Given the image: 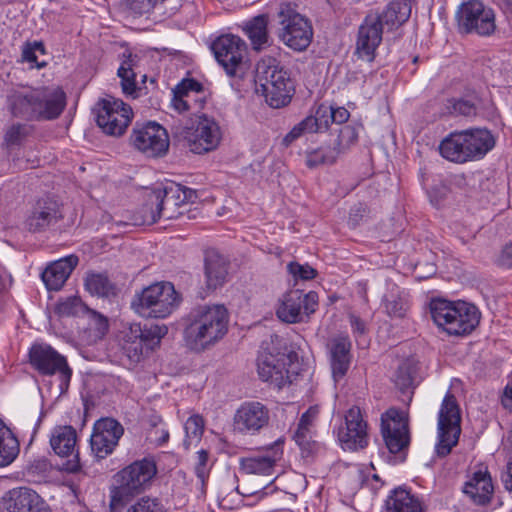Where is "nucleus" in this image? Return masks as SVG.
Returning <instances> with one entry per match:
<instances>
[{
  "mask_svg": "<svg viewBox=\"0 0 512 512\" xmlns=\"http://www.w3.org/2000/svg\"><path fill=\"white\" fill-rule=\"evenodd\" d=\"M448 103L451 114L465 117L484 116L491 114L493 111L491 99L475 91L469 92L460 98H453Z\"/></svg>",
  "mask_w": 512,
  "mask_h": 512,
  "instance_id": "nucleus-26",
  "label": "nucleus"
},
{
  "mask_svg": "<svg viewBox=\"0 0 512 512\" xmlns=\"http://www.w3.org/2000/svg\"><path fill=\"white\" fill-rule=\"evenodd\" d=\"M383 27L378 13H369L358 28L355 54L359 59L372 62L382 42Z\"/></svg>",
  "mask_w": 512,
  "mask_h": 512,
  "instance_id": "nucleus-23",
  "label": "nucleus"
},
{
  "mask_svg": "<svg viewBox=\"0 0 512 512\" xmlns=\"http://www.w3.org/2000/svg\"><path fill=\"white\" fill-rule=\"evenodd\" d=\"M460 424V408L455 396L448 392L438 414V442L435 449L439 457L447 456L457 445L461 433Z\"/></svg>",
  "mask_w": 512,
  "mask_h": 512,
  "instance_id": "nucleus-11",
  "label": "nucleus"
},
{
  "mask_svg": "<svg viewBox=\"0 0 512 512\" xmlns=\"http://www.w3.org/2000/svg\"><path fill=\"white\" fill-rule=\"evenodd\" d=\"M42 501L35 491L21 487L9 493L4 512H29L35 506H41Z\"/></svg>",
  "mask_w": 512,
  "mask_h": 512,
  "instance_id": "nucleus-35",
  "label": "nucleus"
},
{
  "mask_svg": "<svg viewBox=\"0 0 512 512\" xmlns=\"http://www.w3.org/2000/svg\"><path fill=\"white\" fill-rule=\"evenodd\" d=\"M256 92L272 108H282L291 101L294 86L286 71L262 61L256 69Z\"/></svg>",
  "mask_w": 512,
  "mask_h": 512,
  "instance_id": "nucleus-6",
  "label": "nucleus"
},
{
  "mask_svg": "<svg viewBox=\"0 0 512 512\" xmlns=\"http://www.w3.org/2000/svg\"><path fill=\"white\" fill-rule=\"evenodd\" d=\"M19 454V442L0 419V467L11 464Z\"/></svg>",
  "mask_w": 512,
  "mask_h": 512,
  "instance_id": "nucleus-40",
  "label": "nucleus"
},
{
  "mask_svg": "<svg viewBox=\"0 0 512 512\" xmlns=\"http://www.w3.org/2000/svg\"><path fill=\"white\" fill-rule=\"evenodd\" d=\"M270 422L269 408L259 401L242 403L233 417V426L242 434L255 435L268 426Z\"/></svg>",
  "mask_w": 512,
  "mask_h": 512,
  "instance_id": "nucleus-22",
  "label": "nucleus"
},
{
  "mask_svg": "<svg viewBox=\"0 0 512 512\" xmlns=\"http://www.w3.org/2000/svg\"><path fill=\"white\" fill-rule=\"evenodd\" d=\"M167 333L168 327L164 324L141 326L139 323H132L122 332V349L132 362H139L144 349L148 351L159 347Z\"/></svg>",
  "mask_w": 512,
  "mask_h": 512,
  "instance_id": "nucleus-9",
  "label": "nucleus"
},
{
  "mask_svg": "<svg viewBox=\"0 0 512 512\" xmlns=\"http://www.w3.org/2000/svg\"><path fill=\"white\" fill-rule=\"evenodd\" d=\"M293 355L279 353H263L257 360V371L263 381H271L278 388L291 384L297 376V372L292 370Z\"/></svg>",
  "mask_w": 512,
  "mask_h": 512,
  "instance_id": "nucleus-18",
  "label": "nucleus"
},
{
  "mask_svg": "<svg viewBox=\"0 0 512 512\" xmlns=\"http://www.w3.org/2000/svg\"><path fill=\"white\" fill-rule=\"evenodd\" d=\"M204 420L202 416L195 414L190 416L185 422V433L186 438L184 440V446L189 449L193 441H199L204 431Z\"/></svg>",
  "mask_w": 512,
  "mask_h": 512,
  "instance_id": "nucleus-45",
  "label": "nucleus"
},
{
  "mask_svg": "<svg viewBox=\"0 0 512 512\" xmlns=\"http://www.w3.org/2000/svg\"><path fill=\"white\" fill-rule=\"evenodd\" d=\"M30 364L43 375L59 374L60 389H68L72 370L64 356L47 344H34L29 351Z\"/></svg>",
  "mask_w": 512,
  "mask_h": 512,
  "instance_id": "nucleus-16",
  "label": "nucleus"
},
{
  "mask_svg": "<svg viewBox=\"0 0 512 512\" xmlns=\"http://www.w3.org/2000/svg\"><path fill=\"white\" fill-rule=\"evenodd\" d=\"M493 484L488 472H475L473 477L465 484L463 492L475 504L485 505L490 502L493 494Z\"/></svg>",
  "mask_w": 512,
  "mask_h": 512,
  "instance_id": "nucleus-32",
  "label": "nucleus"
},
{
  "mask_svg": "<svg viewBox=\"0 0 512 512\" xmlns=\"http://www.w3.org/2000/svg\"><path fill=\"white\" fill-rule=\"evenodd\" d=\"M296 444L299 446V448L301 449L302 451V455L305 456V457H308L312 454H314L318 448H319V444L313 440V437H301V438H298V439H294Z\"/></svg>",
  "mask_w": 512,
  "mask_h": 512,
  "instance_id": "nucleus-57",
  "label": "nucleus"
},
{
  "mask_svg": "<svg viewBox=\"0 0 512 512\" xmlns=\"http://www.w3.org/2000/svg\"><path fill=\"white\" fill-rule=\"evenodd\" d=\"M127 512H164V507L158 499L144 497L131 506Z\"/></svg>",
  "mask_w": 512,
  "mask_h": 512,
  "instance_id": "nucleus-48",
  "label": "nucleus"
},
{
  "mask_svg": "<svg viewBox=\"0 0 512 512\" xmlns=\"http://www.w3.org/2000/svg\"><path fill=\"white\" fill-rule=\"evenodd\" d=\"M349 319L354 332L359 333L361 335L365 333V323L358 316L351 314L349 316Z\"/></svg>",
  "mask_w": 512,
  "mask_h": 512,
  "instance_id": "nucleus-62",
  "label": "nucleus"
},
{
  "mask_svg": "<svg viewBox=\"0 0 512 512\" xmlns=\"http://www.w3.org/2000/svg\"><path fill=\"white\" fill-rule=\"evenodd\" d=\"M124 433L123 426L113 418H101L93 427L90 446L97 459H104L110 455Z\"/></svg>",
  "mask_w": 512,
  "mask_h": 512,
  "instance_id": "nucleus-21",
  "label": "nucleus"
},
{
  "mask_svg": "<svg viewBox=\"0 0 512 512\" xmlns=\"http://www.w3.org/2000/svg\"><path fill=\"white\" fill-rule=\"evenodd\" d=\"M228 324L229 313L224 305L199 306L188 315L185 343L191 350L203 351L227 334Z\"/></svg>",
  "mask_w": 512,
  "mask_h": 512,
  "instance_id": "nucleus-1",
  "label": "nucleus"
},
{
  "mask_svg": "<svg viewBox=\"0 0 512 512\" xmlns=\"http://www.w3.org/2000/svg\"><path fill=\"white\" fill-rule=\"evenodd\" d=\"M59 204L52 199L39 200L26 219V227L31 232H40L62 219Z\"/></svg>",
  "mask_w": 512,
  "mask_h": 512,
  "instance_id": "nucleus-27",
  "label": "nucleus"
},
{
  "mask_svg": "<svg viewBox=\"0 0 512 512\" xmlns=\"http://www.w3.org/2000/svg\"><path fill=\"white\" fill-rule=\"evenodd\" d=\"M89 330L95 331V337L101 339L108 331V320L103 315L91 311Z\"/></svg>",
  "mask_w": 512,
  "mask_h": 512,
  "instance_id": "nucleus-51",
  "label": "nucleus"
},
{
  "mask_svg": "<svg viewBox=\"0 0 512 512\" xmlns=\"http://www.w3.org/2000/svg\"><path fill=\"white\" fill-rule=\"evenodd\" d=\"M181 298L170 282L145 288L132 302L135 312L145 318H165L180 304Z\"/></svg>",
  "mask_w": 512,
  "mask_h": 512,
  "instance_id": "nucleus-8",
  "label": "nucleus"
},
{
  "mask_svg": "<svg viewBox=\"0 0 512 512\" xmlns=\"http://www.w3.org/2000/svg\"><path fill=\"white\" fill-rule=\"evenodd\" d=\"M385 312L390 317L403 318L408 310V301L405 293L398 287H393L383 298Z\"/></svg>",
  "mask_w": 512,
  "mask_h": 512,
  "instance_id": "nucleus-42",
  "label": "nucleus"
},
{
  "mask_svg": "<svg viewBox=\"0 0 512 512\" xmlns=\"http://www.w3.org/2000/svg\"><path fill=\"white\" fill-rule=\"evenodd\" d=\"M457 21L460 31L481 36L492 34L496 28L493 10L479 0L463 3L458 9Z\"/></svg>",
  "mask_w": 512,
  "mask_h": 512,
  "instance_id": "nucleus-17",
  "label": "nucleus"
},
{
  "mask_svg": "<svg viewBox=\"0 0 512 512\" xmlns=\"http://www.w3.org/2000/svg\"><path fill=\"white\" fill-rule=\"evenodd\" d=\"M38 120H53L60 116L66 106V95L60 88L37 89Z\"/></svg>",
  "mask_w": 512,
  "mask_h": 512,
  "instance_id": "nucleus-29",
  "label": "nucleus"
},
{
  "mask_svg": "<svg viewBox=\"0 0 512 512\" xmlns=\"http://www.w3.org/2000/svg\"><path fill=\"white\" fill-rule=\"evenodd\" d=\"M502 482L508 491H512V459L507 464V471L502 475Z\"/></svg>",
  "mask_w": 512,
  "mask_h": 512,
  "instance_id": "nucleus-64",
  "label": "nucleus"
},
{
  "mask_svg": "<svg viewBox=\"0 0 512 512\" xmlns=\"http://www.w3.org/2000/svg\"><path fill=\"white\" fill-rule=\"evenodd\" d=\"M358 139V128L353 125H345L340 128L337 141L336 148L339 151V154L348 149L351 145L356 143Z\"/></svg>",
  "mask_w": 512,
  "mask_h": 512,
  "instance_id": "nucleus-46",
  "label": "nucleus"
},
{
  "mask_svg": "<svg viewBox=\"0 0 512 512\" xmlns=\"http://www.w3.org/2000/svg\"><path fill=\"white\" fill-rule=\"evenodd\" d=\"M51 468L49 461L45 458L36 459L28 466V473L33 476H44Z\"/></svg>",
  "mask_w": 512,
  "mask_h": 512,
  "instance_id": "nucleus-58",
  "label": "nucleus"
},
{
  "mask_svg": "<svg viewBox=\"0 0 512 512\" xmlns=\"http://www.w3.org/2000/svg\"><path fill=\"white\" fill-rule=\"evenodd\" d=\"M319 409L317 406L310 407L300 418L299 423L312 427L317 418Z\"/></svg>",
  "mask_w": 512,
  "mask_h": 512,
  "instance_id": "nucleus-60",
  "label": "nucleus"
},
{
  "mask_svg": "<svg viewBox=\"0 0 512 512\" xmlns=\"http://www.w3.org/2000/svg\"><path fill=\"white\" fill-rule=\"evenodd\" d=\"M287 268L289 273L292 274L295 279L311 280L317 275V271L308 264L290 262Z\"/></svg>",
  "mask_w": 512,
  "mask_h": 512,
  "instance_id": "nucleus-49",
  "label": "nucleus"
},
{
  "mask_svg": "<svg viewBox=\"0 0 512 512\" xmlns=\"http://www.w3.org/2000/svg\"><path fill=\"white\" fill-rule=\"evenodd\" d=\"M76 441V430L72 426L55 427L50 438L52 449L61 457H68L74 454Z\"/></svg>",
  "mask_w": 512,
  "mask_h": 512,
  "instance_id": "nucleus-37",
  "label": "nucleus"
},
{
  "mask_svg": "<svg viewBox=\"0 0 512 512\" xmlns=\"http://www.w3.org/2000/svg\"><path fill=\"white\" fill-rule=\"evenodd\" d=\"M194 196L193 190L172 182L154 188L146 196L143 207L144 222L153 224L161 218H177L182 214L179 209L192 201Z\"/></svg>",
  "mask_w": 512,
  "mask_h": 512,
  "instance_id": "nucleus-3",
  "label": "nucleus"
},
{
  "mask_svg": "<svg viewBox=\"0 0 512 512\" xmlns=\"http://www.w3.org/2000/svg\"><path fill=\"white\" fill-rule=\"evenodd\" d=\"M201 89V84L196 80L185 79L173 89V93L189 97L190 92H199Z\"/></svg>",
  "mask_w": 512,
  "mask_h": 512,
  "instance_id": "nucleus-56",
  "label": "nucleus"
},
{
  "mask_svg": "<svg viewBox=\"0 0 512 512\" xmlns=\"http://www.w3.org/2000/svg\"><path fill=\"white\" fill-rule=\"evenodd\" d=\"M173 137L195 154L214 150L220 143L221 132L218 124L206 115H197L191 125H175Z\"/></svg>",
  "mask_w": 512,
  "mask_h": 512,
  "instance_id": "nucleus-7",
  "label": "nucleus"
},
{
  "mask_svg": "<svg viewBox=\"0 0 512 512\" xmlns=\"http://www.w3.org/2000/svg\"><path fill=\"white\" fill-rule=\"evenodd\" d=\"M283 440H276L269 446L264 454L242 458L240 460V468L247 474H258L272 476L276 463L283 455Z\"/></svg>",
  "mask_w": 512,
  "mask_h": 512,
  "instance_id": "nucleus-25",
  "label": "nucleus"
},
{
  "mask_svg": "<svg viewBox=\"0 0 512 512\" xmlns=\"http://www.w3.org/2000/svg\"><path fill=\"white\" fill-rule=\"evenodd\" d=\"M411 15L409 0H394L390 2L382 13H378L380 23L392 30L403 25Z\"/></svg>",
  "mask_w": 512,
  "mask_h": 512,
  "instance_id": "nucleus-36",
  "label": "nucleus"
},
{
  "mask_svg": "<svg viewBox=\"0 0 512 512\" xmlns=\"http://www.w3.org/2000/svg\"><path fill=\"white\" fill-rule=\"evenodd\" d=\"M280 39L296 51L305 50L311 43L313 30L310 22L289 3H282L278 11Z\"/></svg>",
  "mask_w": 512,
  "mask_h": 512,
  "instance_id": "nucleus-10",
  "label": "nucleus"
},
{
  "mask_svg": "<svg viewBox=\"0 0 512 512\" xmlns=\"http://www.w3.org/2000/svg\"><path fill=\"white\" fill-rule=\"evenodd\" d=\"M195 472L199 480L204 484L209 475L208 452L206 450L202 449L197 452Z\"/></svg>",
  "mask_w": 512,
  "mask_h": 512,
  "instance_id": "nucleus-54",
  "label": "nucleus"
},
{
  "mask_svg": "<svg viewBox=\"0 0 512 512\" xmlns=\"http://www.w3.org/2000/svg\"><path fill=\"white\" fill-rule=\"evenodd\" d=\"M164 0H128L129 9L138 15L148 13L158 2Z\"/></svg>",
  "mask_w": 512,
  "mask_h": 512,
  "instance_id": "nucleus-55",
  "label": "nucleus"
},
{
  "mask_svg": "<svg viewBox=\"0 0 512 512\" xmlns=\"http://www.w3.org/2000/svg\"><path fill=\"white\" fill-rule=\"evenodd\" d=\"M37 52L40 54H45V48L41 42H34L33 44H28L24 47L22 52L23 60L36 64L37 67L41 68L46 65L45 62H39L37 57Z\"/></svg>",
  "mask_w": 512,
  "mask_h": 512,
  "instance_id": "nucleus-50",
  "label": "nucleus"
},
{
  "mask_svg": "<svg viewBox=\"0 0 512 512\" xmlns=\"http://www.w3.org/2000/svg\"><path fill=\"white\" fill-rule=\"evenodd\" d=\"M368 425L359 407H351L345 415V425L338 430L343 449L356 451L368 445Z\"/></svg>",
  "mask_w": 512,
  "mask_h": 512,
  "instance_id": "nucleus-24",
  "label": "nucleus"
},
{
  "mask_svg": "<svg viewBox=\"0 0 512 512\" xmlns=\"http://www.w3.org/2000/svg\"><path fill=\"white\" fill-rule=\"evenodd\" d=\"M317 306L318 295L316 292L303 294L300 290H291L283 295L276 314L283 322L298 323L314 313Z\"/></svg>",
  "mask_w": 512,
  "mask_h": 512,
  "instance_id": "nucleus-19",
  "label": "nucleus"
},
{
  "mask_svg": "<svg viewBox=\"0 0 512 512\" xmlns=\"http://www.w3.org/2000/svg\"><path fill=\"white\" fill-rule=\"evenodd\" d=\"M430 313L435 324L449 335H465L479 324L480 316L474 305L466 302L432 300Z\"/></svg>",
  "mask_w": 512,
  "mask_h": 512,
  "instance_id": "nucleus-4",
  "label": "nucleus"
},
{
  "mask_svg": "<svg viewBox=\"0 0 512 512\" xmlns=\"http://www.w3.org/2000/svg\"><path fill=\"white\" fill-rule=\"evenodd\" d=\"M55 312L61 317H70L90 311L79 297L70 296L57 303Z\"/></svg>",
  "mask_w": 512,
  "mask_h": 512,
  "instance_id": "nucleus-44",
  "label": "nucleus"
},
{
  "mask_svg": "<svg viewBox=\"0 0 512 512\" xmlns=\"http://www.w3.org/2000/svg\"><path fill=\"white\" fill-rule=\"evenodd\" d=\"M495 146V139L487 129H470L450 133L440 145L441 155L455 163H465L484 157Z\"/></svg>",
  "mask_w": 512,
  "mask_h": 512,
  "instance_id": "nucleus-2",
  "label": "nucleus"
},
{
  "mask_svg": "<svg viewBox=\"0 0 512 512\" xmlns=\"http://www.w3.org/2000/svg\"><path fill=\"white\" fill-rule=\"evenodd\" d=\"M381 433L390 454H399L401 461L410 444L408 417L403 411L390 408L381 417Z\"/></svg>",
  "mask_w": 512,
  "mask_h": 512,
  "instance_id": "nucleus-14",
  "label": "nucleus"
},
{
  "mask_svg": "<svg viewBox=\"0 0 512 512\" xmlns=\"http://www.w3.org/2000/svg\"><path fill=\"white\" fill-rule=\"evenodd\" d=\"M136 65V56L129 54L124 59L117 71V75L121 79V89L125 96L133 99L139 96L140 88L137 87L135 82L136 74L133 70Z\"/></svg>",
  "mask_w": 512,
  "mask_h": 512,
  "instance_id": "nucleus-39",
  "label": "nucleus"
},
{
  "mask_svg": "<svg viewBox=\"0 0 512 512\" xmlns=\"http://www.w3.org/2000/svg\"><path fill=\"white\" fill-rule=\"evenodd\" d=\"M37 98V89L13 93L10 96V107L13 115L26 120H38L40 109Z\"/></svg>",
  "mask_w": 512,
  "mask_h": 512,
  "instance_id": "nucleus-33",
  "label": "nucleus"
},
{
  "mask_svg": "<svg viewBox=\"0 0 512 512\" xmlns=\"http://www.w3.org/2000/svg\"><path fill=\"white\" fill-rule=\"evenodd\" d=\"M185 98H187V96L173 93L171 104L173 108L179 113H183L189 110V105Z\"/></svg>",
  "mask_w": 512,
  "mask_h": 512,
  "instance_id": "nucleus-59",
  "label": "nucleus"
},
{
  "mask_svg": "<svg viewBox=\"0 0 512 512\" xmlns=\"http://www.w3.org/2000/svg\"><path fill=\"white\" fill-rule=\"evenodd\" d=\"M339 156V151L333 147H321L312 150L306 155V165L316 168L320 165L333 164Z\"/></svg>",
  "mask_w": 512,
  "mask_h": 512,
  "instance_id": "nucleus-43",
  "label": "nucleus"
},
{
  "mask_svg": "<svg viewBox=\"0 0 512 512\" xmlns=\"http://www.w3.org/2000/svg\"><path fill=\"white\" fill-rule=\"evenodd\" d=\"M228 261L215 250L207 251L205 255V277L208 289L221 287L227 279Z\"/></svg>",
  "mask_w": 512,
  "mask_h": 512,
  "instance_id": "nucleus-31",
  "label": "nucleus"
},
{
  "mask_svg": "<svg viewBox=\"0 0 512 512\" xmlns=\"http://www.w3.org/2000/svg\"><path fill=\"white\" fill-rule=\"evenodd\" d=\"M394 383L396 387L402 392L405 393L408 389H410L413 385V369L410 364L403 363L401 364L395 375H394Z\"/></svg>",
  "mask_w": 512,
  "mask_h": 512,
  "instance_id": "nucleus-47",
  "label": "nucleus"
},
{
  "mask_svg": "<svg viewBox=\"0 0 512 512\" xmlns=\"http://www.w3.org/2000/svg\"><path fill=\"white\" fill-rule=\"evenodd\" d=\"M350 113L344 107L332 108L320 105L315 115H310L296 124L283 138V144L287 147L296 139L306 133H317L328 129L330 122L342 124L349 119Z\"/></svg>",
  "mask_w": 512,
  "mask_h": 512,
  "instance_id": "nucleus-15",
  "label": "nucleus"
},
{
  "mask_svg": "<svg viewBox=\"0 0 512 512\" xmlns=\"http://www.w3.org/2000/svg\"><path fill=\"white\" fill-rule=\"evenodd\" d=\"M27 135V128L23 124H14L6 131L5 141L8 145H19Z\"/></svg>",
  "mask_w": 512,
  "mask_h": 512,
  "instance_id": "nucleus-53",
  "label": "nucleus"
},
{
  "mask_svg": "<svg viewBox=\"0 0 512 512\" xmlns=\"http://www.w3.org/2000/svg\"><path fill=\"white\" fill-rule=\"evenodd\" d=\"M268 21V15L261 14L247 21L243 27V30L250 39L254 50L260 51L268 46Z\"/></svg>",
  "mask_w": 512,
  "mask_h": 512,
  "instance_id": "nucleus-38",
  "label": "nucleus"
},
{
  "mask_svg": "<svg viewBox=\"0 0 512 512\" xmlns=\"http://www.w3.org/2000/svg\"><path fill=\"white\" fill-rule=\"evenodd\" d=\"M369 208L366 204L358 203L354 205L349 213L348 224L351 227L358 226L361 222L369 218Z\"/></svg>",
  "mask_w": 512,
  "mask_h": 512,
  "instance_id": "nucleus-52",
  "label": "nucleus"
},
{
  "mask_svg": "<svg viewBox=\"0 0 512 512\" xmlns=\"http://www.w3.org/2000/svg\"><path fill=\"white\" fill-rule=\"evenodd\" d=\"M133 147L147 157L164 155L169 147V137L166 129L156 122H148L133 129L130 136Z\"/></svg>",
  "mask_w": 512,
  "mask_h": 512,
  "instance_id": "nucleus-20",
  "label": "nucleus"
},
{
  "mask_svg": "<svg viewBox=\"0 0 512 512\" xmlns=\"http://www.w3.org/2000/svg\"><path fill=\"white\" fill-rule=\"evenodd\" d=\"M157 473L153 460L144 458L125 467L115 475L117 486L112 491L110 507L115 510L125 500L142 492Z\"/></svg>",
  "mask_w": 512,
  "mask_h": 512,
  "instance_id": "nucleus-5",
  "label": "nucleus"
},
{
  "mask_svg": "<svg viewBox=\"0 0 512 512\" xmlns=\"http://www.w3.org/2000/svg\"><path fill=\"white\" fill-rule=\"evenodd\" d=\"M218 63L229 77L243 78L247 70V45L239 36L225 34L212 44Z\"/></svg>",
  "mask_w": 512,
  "mask_h": 512,
  "instance_id": "nucleus-12",
  "label": "nucleus"
},
{
  "mask_svg": "<svg viewBox=\"0 0 512 512\" xmlns=\"http://www.w3.org/2000/svg\"><path fill=\"white\" fill-rule=\"evenodd\" d=\"M84 285L91 295L110 297L116 294L115 285L105 273L88 272L84 279Z\"/></svg>",
  "mask_w": 512,
  "mask_h": 512,
  "instance_id": "nucleus-41",
  "label": "nucleus"
},
{
  "mask_svg": "<svg viewBox=\"0 0 512 512\" xmlns=\"http://www.w3.org/2000/svg\"><path fill=\"white\" fill-rule=\"evenodd\" d=\"M501 403L506 409L512 410V383L505 387Z\"/></svg>",
  "mask_w": 512,
  "mask_h": 512,
  "instance_id": "nucleus-63",
  "label": "nucleus"
},
{
  "mask_svg": "<svg viewBox=\"0 0 512 512\" xmlns=\"http://www.w3.org/2000/svg\"><path fill=\"white\" fill-rule=\"evenodd\" d=\"M498 263L506 268L512 267V243L504 247L499 256Z\"/></svg>",
  "mask_w": 512,
  "mask_h": 512,
  "instance_id": "nucleus-61",
  "label": "nucleus"
},
{
  "mask_svg": "<svg viewBox=\"0 0 512 512\" xmlns=\"http://www.w3.org/2000/svg\"><path fill=\"white\" fill-rule=\"evenodd\" d=\"M385 505L387 512H424L419 498L402 487L391 492Z\"/></svg>",
  "mask_w": 512,
  "mask_h": 512,
  "instance_id": "nucleus-34",
  "label": "nucleus"
},
{
  "mask_svg": "<svg viewBox=\"0 0 512 512\" xmlns=\"http://www.w3.org/2000/svg\"><path fill=\"white\" fill-rule=\"evenodd\" d=\"M328 347L332 376L337 382L346 375L349 369L351 342L346 337H337L330 341Z\"/></svg>",
  "mask_w": 512,
  "mask_h": 512,
  "instance_id": "nucleus-30",
  "label": "nucleus"
},
{
  "mask_svg": "<svg viewBox=\"0 0 512 512\" xmlns=\"http://www.w3.org/2000/svg\"><path fill=\"white\" fill-rule=\"evenodd\" d=\"M78 262V257L72 254L48 265L41 274L46 288L50 291L60 290L78 265Z\"/></svg>",
  "mask_w": 512,
  "mask_h": 512,
  "instance_id": "nucleus-28",
  "label": "nucleus"
},
{
  "mask_svg": "<svg viewBox=\"0 0 512 512\" xmlns=\"http://www.w3.org/2000/svg\"><path fill=\"white\" fill-rule=\"evenodd\" d=\"M95 111L97 125L110 136L123 135L133 118L132 108L110 95L97 102Z\"/></svg>",
  "mask_w": 512,
  "mask_h": 512,
  "instance_id": "nucleus-13",
  "label": "nucleus"
}]
</instances>
